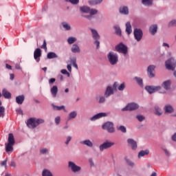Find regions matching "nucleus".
I'll return each mask as SVG.
<instances>
[{
  "label": "nucleus",
  "instance_id": "obj_33",
  "mask_svg": "<svg viewBox=\"0 0 176 176\" xmlns=\"http://www.w3.org/2000/svg\"><path fill=\"white\" fill-rule=\"evenodd\" d=\"M142 2L145 6H151L153 0H142Z\"/></svg>",
  "mask_w": 176,
  "mask_h": 176
},
{
  "label": "nucleus",
  "instance_id": "obj_48",
  "mask_svg": "<svg viewBox=\"0 0 176 176\" xmlns=\"http://www.w3.org/2000/svg\"><path fill=\"white\" fill-rule=\"evenodd\" d=\"M46 40L43 41V44L41 45V49H44V50H47V47L46 46Z\"/></svg>",
  "mask_w": 176,
  "mask_h": 176
},
{
  "label": "nucleus",
  "instance_id": "obj_2",
  "mask_svg": "<svg viewBox=\"0 0 176 176\" xmlns=\"http://www.w3.org/2000/svg\"><path fill=\"white\" fill-rule=\"evenodd\" d=\"M8 143L6 144V152H12L13 151V145H14L15 140L13 133L8 135Z\"/></svg>",
  "mask_w": 176,
  "mask_h": 176
},
{
  "label": "nucleus",
  "instance_id": "obj_26",
  "mask_svg": "<svg viewBox=\"0 0 176 176\" xmlns=\"http://www.w3.org/2000/svg\"><path fill=\"white\" fill-rule=\"evenodd\" d=\"M126 32L128 35H130V34L133 32V30L131 29V24L130 22H127L126 23Z\"/></svg>",
  "mask_w": 176,
  "mask_h": 176
},
{
  "label": "nucleus",
  "instance_id": "obj_49",
  "mask_svg": "<svg viewBox=\"0 0 176 176\" xmlns=\"http://www.w3.org/2000/svg\"><path fill=\"white\" fill-rule=\"evenodd\" d=\"M60 72L61 74H63V75H67L69 78V73L67 71V69H62Z\"/></svg>",
  "mask_w": 176,
  "mask_h": 176
},
{
  "label": "nucleus",
  "instance_id": "obj_63",
  "mask_svg": "<svg viewBox=\"0 0 176 176\" xmlns=\"http://www.w3.org/2000/svg\"><path fill=\"white\" fill-rule=\"evenodd\" d=\"M173 141H175L176 142V133H175L172 137Z\"/></svg>",
  "mask_w": 176,
  "mask_h": 176
},
{
  "label": "nucleus",
  "instance_id": "obj_36",
  "mask_svg": "<svg viewBox=\"0 0 176 176\" xmlns=\"http://www.w3.org/2000/svg\"><path fill=\"white\" fill-rule=\"evenodd\" d=\"M155 113L157 115V116H160L162 115V110L157 106L155 107Z\"/></svg>",
  "mask_w": 176,
  "mask_h": 176
},
{
  "label": "nucleus",
  "instance_id": "obj_43",
  "mask_svg": "<svg viewBox=\"0 0 176 176\" xmlns=\"http://www.w3.org/2000/svg\"><path fill=\"white\" fill-rule=\"evenodd\" d=\"M168 27H176V20H173L169 22Z\"/></svg>",
  "mask_w": 176,
  "mask_h": 176
},
{
  "label": "nucleus",
  "instance_id": "obj_32",
  "mask_svg": "<svg viewBox=\"0 0 176 176\" xmlns=\"http://www.w3.org/2000/svg\"><path fill=\"white\" fill-rule=\"evenodd\" d=\"M78 113L76 111H72L69 114L68 120H71V119H75L77 116Z\"/></svg>",
  "mask_w": 176,
  "mask_h": 176
},
{
  "label": "nucleus",
  "instance_id": "obj_44",
  "mask_svg": "<svg viewBox=\"0 0 176 176\" xmlns=\"http://www.w3.org/2000/svg\"><path fill=\"white\" fill-rule=\"evenodd\" d=\"M72 64L73 65V67L78 69V65L76 64V58H74L72 60Z\"/></svg>",
  "mask_w": 176,
  "mask_h": 176
},
{
  "label": "nucleus",
  "instance_id": "obj_27",
  "mask_svg": "<svg viewBox=\"0 0 176 176\" xmlns=\"http://www.w3.org/2000/svg\"><path fill=\"white\" fill-rule=\"evenodd\" d=\"M2 94L4 97V98H12V94L9 91H8L6 89H3Z\"/></svg>",
  "mask_w": 176,
  "mask_h": 176
},
{
  "label": "nucleus",
  "instance_id": "obj_9",
  "mask_svg": "<svg viewBox=\"0 0 176 176\" xmlns=\"http://www.w3.org/2000/svg\"><path fill=\"white\" fill-rule=\"evenodd\" d=\"M103 130H107L108 133H115V128H113V123L111 122H106L102 125Z\"/></svg>",
  "mask_w": 176,
  "mask_h": 176
},
{
  "label": "nucleus",
  "instance_id": "obj_6",
  "mask_svg": "<svg viewBox=\"0 0 176 176\" xmlns=\"http://www.w3.org/2000/svg\"><path fill=\"white\" fill-rule=\"evenodd\" d=\"M133 35L137 42H140V41L142 39L144 33L142 32V30L141 29L135 28L134 29V31H133Z\"/></svg>",
  "mask_w": 176,
  "mask_h": 176
},
{
  "label": "nucleus",
  "instance_id": "obj_13",
  "mask_svg": "<svg viewBox=\"0 0 176 176\" xmlns=\"http://www.w3.org/2000/svg\"><path fill=\"white\" fill-rule=\"evenodd\" d=\"M128 145L133 149V151H135L137 149V142L133 139L127 140Z\"/></svg>",
  "mask_w": 176,
  "mask_h": 176
},
{
  "label": "nucleus",
  "instance_id": "obj_38",
  "mask_svg": "<svg viewBox=\"0 0 176 176\" xmlns=\"http://www.w3.org/2000/svg\"><path fill=\"white\" fill-rule=\"evenodd\" d=\"M102 2V0H91L89 1V3L91 5H98V3H101Z\"/></svg>",
  "mask_w": 176,
  "mask_h": 176
},
{
  "label": "nucleus",
  "instance_id": "obj_57",
  "mask_svg": "<svg viewBox=\"0 0 176 176\" xmlns=\"http://www.w3.org/2000/svg\"><path fill=\"white\" fill-rule=\"evenodd\" d=\"M16 112L19 115H23V110H21V109H18L16 110Z\"/></svg>",
  "mask_w": 176,
  "mask_h": 176
},
{
  "label": "nucleus",
  "instance_id": "obj_35",
  "mask_svg": "<svg viewBox=\"0 0 176 176\" xmlns=\"http://www.w3.org/2000/svg\"><path fill=\"white\" fill-rule=\"evenodd\" d=\"M67 42H68L69 45H72V43H75V42H76V38L69 37L67 39Z\"/></svg>",
  "mask_w": 176,
  "mask_h": 176
},
{
  "label": "nucleus",
  "instance_id": "obj_12",
  "mask_svg": "<svg viewBox=\"0 0 176 176\" xmlns=\"http://www.w3.org/2000/svg\"><path fill=\"white\" fill-rule=\"evenodd\" d=\"M113 145H115V143L113 142H105L100 146L99 149L100 152H102L104 149H108V148H111V146H113Z\"/></svg>",
  "mask_w": 176,
  "mask_h": 176
},
{
  "label": "nucleus",
  "instance_id": "obj_10",
  "mask_svg": "<svg viewBox=\"0 0 176 176\" xmlns=\"http://www.w3.org/2000/svg\"><path fill=\"white\" fill-rule=\"evenodd\" d=\"M146 91L149 93V94H153V93H156V91H160L162 90V87L160 86H146L145 87Z\"/></svg>",
  "mask_w": 176,
  "mask_h": 176
},
{
  "label": "nucleus",
  "instance_id": "obj_61",
  "mask_svg": "<svg viewBox=\"0 0 176 176\" xmlns=\"http://www.w3.org/2000/svg\"><path fill=\"white\" fill-rule=\"evenodd\" d=\"M162 46H164V47L166 46V47L170 48V45L167 43H164L162 44Z\"/></svg>",
  "mask_w": 176,
  "mask_h": 176
},
{
  "label": "nucleus",
  "instance_id": "obj_17",
  "mask_svg": "<svg viewBox=\"0 0 176 176\" xmlns=\"http://www.w3.org/2000/svg\"><path fill=\"white\" fill-rule=\"evenodd\" d=\"M107 116V114L105 113H99L93 117L91 118V120H97V119H100L101 118H104Z\"/></svg>",
  "mask_w": 176,
  "mask_h": 176
},
{
  "label": "nucleus",
  "instance_id": "obj_41",
  "mask_svg": "<svg viewBox=\"0 0 176 176\" xmlns=\"http://www.w3.org/2000/svg\"><path fill=\"white\" fill-rule=\"evenodd\" d=\"M135 80H136L139 86H142V78L135 77Z\"/></svg>",
  "mask_w": 176,
  "mask_h": 176
},
{
  "label": "nucleus",
  "instance_id": "obj_47",
  "mask_svg": "<svg viewBox=\"0 0 176 176\" xmlns=\"http://www.w3.org/2000/svg\"><path fill=\"white\" fill-rule=\"evenodd\" d=\"M124 83H122L118 87V90H120V91H123L124 90Z\"/></svg>",
  "mask_w": 176,
  "mask_h": 176
},
{
  "label": "nucleus",
  "instance_id": "obj_55",
  "mask_svg": "<svg viewBox=\"0 0 176 176\" xmlns=\"http://www.w3.org/2000/svg\"><path fill=\"white\" fill-rule=\"evenodd\" d=\"M71 140H72V138L71 136H68L67 138V141L65 142L66 145H68V144H69V141H71Z\"/></svg>",
  "mask_w": 176,
  "mask_h": 176
},
{
  "label": "nucleus",
  "instance_id": "obj_1",
  "mask_svg": "<svg viewBox=\"0 0 176 176\" xmlns=\"http://www.w3.org/2000/svg\"><path fill=\"white\" fill-rule=\"evenodd\" d=\"M43 123H45V120L43 119L32 118L28 120L27 126L29 129H35V127H38L39 124Z\"/></svg>",
  "mask_w": 176,
  "mask_h": 176
},
{
  "label": "nucleus",
  "instance_id": "obj_37",
  "mask_svg": "<svg viewBox=\"0 0 176 176\" xmlns=\"http://www.w3.org/2000/svg\"><path fill=\"white\" fill-rule=\"evenodd\" d=\"M125 160H126V164L128 166H129L130 167H134L135 164H134V162L131 160H130L129 159H127V158H125Z\"/></svg>",
  "mask_w": 176,
  "mask_h": 176
},
{
  "label": "nucleus",
  "instance_id": "obj_14",
  "mask_svg": "<svg viewBox=\"0 0 176 176\" xmlns=\"http://www.w3.org/2000/svg\"><path fill=\"white\" fill-rule=\"evenodd\" d=\"M41 56H42V51L41 50V48H36L34 52V57L37 63H39V57H41Z\"/></svg>",
  "mask_w": 176,
  "mask_h": 176
},
{
  "label": "nucleus",
  "instance_id": "obj_29",
  "mask_svg": "<svg viewBox=\"0 0 176 176\" xmlns=\"http://www.w3.org/2000/svg\"><path fill=\"white\" fill-rule=\"evenodd\" d=\"M146 155H149V150L141 151L138 153V157H143V156H146Z\"/></svg>",
  "mask_w": 176,
  "mask_h": 176
},
{
  "label": "nucleus",
  "instance_id": "obj_53",
  "mask_svg": "<svg viewBox=\"0 0 176 176\" xmlns=\"http://www.w3.org/2000/svg\"><path fill=\"white\" fill-rule=\"evenodd\" d=\"M94 45H96L97 49H100V41H98V40H96V41L94 42Z\"/></svg>",
  "mask_w": 176,
  "mask_h": 176
},
{
  "label": "nucleus",
  "instance_id": "obj_39",
  "mask_svg": "<svg viewBox=\"0 0 176 176\" xmlns=\"http://www.w3.org/2000/svg\"><path fill=\"white\" fill-rule=\"evenodd\" d=\"M114 30L117 35H122V30L119 26H114Z\"/></svg>",
  "mask_w": 176,
  "mask_h": 176
},
{
  "label": "nucleus",
  "instance_id": "obj_24",
  "mask_svg": "<svg viewBox=\"0 0 176 176\" xmlns=\"http://www.w3.org/2000/svg\"><path fill=\"white\" fill-rule=\"evenodd\" d=\"M72 53H80V48L77 44H74L72 47Z\"/></svg>",
  "mask_w": 176,
  "mask_h": 176
},
{
  "label": "nucleus",
  "instance_id": "obj_60",
  "mask_svg": "<svg viewBox=\"0 0 176 176\" xmlns=\"http://www.w3.org/2000/svg\"><path fill=\"white\" fill-rule=\"evenodd\" d=\"M84 17H85L86 19H88V20H91V18H92L91 14L84 16Z\"/></svg>",
  "mask_w": 176,
  "mask_h": 176
},
{
  "label": "nucleus",
  "instance_id": "obj_22",
  "mask_svg": "<svg viewBox=\"0 0 176 176\" xmlns=\"http://www.w3.org/2000/svg\"><path fill=\"white\" fill-rule=\"evenodd\" d=\"M149 32H151V35H155V34L157 32V25H152L150 26Z\"/></svg>",
  "mask_w": 176,
  "mask_h": 176
},
{
  "label": "nucleus",
  "instance_id": "obj_34",
  "mask_svg": "<svg viewBox=\"0 0 176 176\" xmlns=\"http://www.w3.org/2000/svg\"><path fill=\"white\" fill-rule=\"evenodd\" d=\"M43 176H53V174H52V172L47 169H45L43 170L42 173Z\"/></svg>",
  "mask_w": 176,
  "mask_h": 176
},
{
  "label": "nucleus",
  "instance_id": "obj_54",
  "mask_svg": "<svg viewBox=\"0 0 176 176\" xmlns=\"http://www.w3.org/2000/svg\"><path fill=\"white\" fill-rule=\"evenodd\" d=\"M40 152L43 155H45V153H46L47 152V148H42V149L40 150Z\"/></svg>",
  "mask_w": 176,
  "mask_h": 176
},
{
  "label": "nucleus",
  "instance_id": "obj_8",
  "mask_svg": "<svg viewBox=\"0 0 176 176\" xmlns=\"http://www.w3.org/2000/svg\"><path fill=\"white\" fill-rule=\"evenodd\" d=\"M116 50L118 53H122V54H127V46L124 45L122 43L116 46Z\"/></svg>",
  "mask_w": 176,
  "mask_h": 176
},
{
  "label": "nucleus",
  "instance_id": "obj_51",
  "mask_svg": "<svg viewBox=\"0 0 176 176\" xmlns=\"http://www.w3.org/2000/svg\"><path fill=\"white\" fill-rule=\"evenodd\" d=\"M8 164V158H6L4 161H3L1 163V166H5L6 168L7 167V164Z\"/></svg>",
  "mask_w": 176,
  "mask_h": 176
},
{
  "label": "nucleus",
  "instance_id": "obj_62",
  "mask_svg": "<svg viewBox=\"0 0 176 176\" xmlns=\"http://www.w3.org/2000/svg\"><path fill=\"white\" fill-rule=\"evenodd\" d=\"M6 67L7 68V69H12V66H10V65L6 64Z\"/></svg>",
  "mask_w": 176,
  "mask_h": 176
},
{
  "label": "nucleus",
  "instance_id": "obj_15",
  "mask_svg": "<svg viewBox=\"0 0 176 176\" xmlns=\"http://www.w3.org/2000/svg\"><path fill=\"white\" fill-rule=\"evenodd\" d=\"M155 65H150L148 67L147 72L149 78H155V73H153L155 71Z\"/></svg>",
  "mask_w": 176,
  "mask_h": 176
},
{
  "label": "nucleus",
  "instance_id": "obj_3",
  "mask_svg": "<svg viewBox=\"0 0 176 176\" xmlns=\"http://www.w3.org/2000/svg\"><path fill=\"white\" fill-rule=\"evenodd\" d=\"M107 58L111 65H116V64H118V61H119L118 54L113 52H110L107 54Z\"/></svg>",
  "mask_w": 176,
  "mask_h": 176
},
{
  "label": "nucleus",
  "instance_id": "obj_30",
  "mask_svg": "<svg viewBox=\"0 0 176 176\" xmlns=\"http://www.w3.org/2000/svg\"><path fill=\"white\" fill-rule=\"evenodd\" d=\"M81 144L83 145H87V146H89V148H91L93 146V143L89 140H84L81 142Z\"/></svg>",
  "mask_w": 176,
  "mask_h": 176
},
{
  "label": "nucleus",
  "instance_id": "obj_16",
  "mask_svg": "<svg viewBox=\"0 0 176 176\" xmlns=\"http://www.w3.org/2000/svg\"><path fill=\"white\" fill-rule=\"evenodd\" d=\"M162 87H164V89H165V90H170L171 87V80H168L166 81H164L162 83Z\"/></svg>",
  "mask_w": 176,
  "mask_h": 176
},
{
  "label": "nucleus",
  "instance_id": "obj_11",
  "mask_svg": "<svg viewBox=\"0 0 176 176\" xmlns=\"http://www.w3.org/2000/svg\"><path fill=\"white\" fill-rule=\"evenodd\" d=\"M69 168H71L72 171L73 173H79L80 170H82V168L76 164H74L72 162H69Z\"/></svg>",
  "mask_w": 176,
  "mask_h": 176
},
{
  "label": "nucleus",
  "instance_id": "obj_18",
  "mask_svg": "<svg viewBox=\"0 0 176 176\" xmlns=\"http://www.w3.org/2000/svg\"><path fill=\"white\" fill-rule=\"evenodd\" d=\"M113 94V89L111 87H107L106 91L104 93V96L106 98L109 97V96H112Z\"/></svg>",
  "mask_w": 176,
  "mask_h": 176
},
{
  "label": "nucleus",
  "instance_id": "obj_20",
  "mask_svg": "<svg viewBox=\"0 0 176 176\" xmlns=\"http://www.w3.org/2000/svg\"><path fill=\"white\" fill-rule=\"evenodd\" d=\"M51 94L52 95L53 97H56L57 96V93H58V88L57 87L56 85H54L52 88H51Z\"/></svg>",
  "mask_w": 176,
  "mask_h": 176
},
{
  "label": "nucleus",
  "instance_id": "obj_46",
  "mask_svg": "<svg viewBox=\"0 0 176 176\" xmlns=\"http://www.w3.org/2000/svg\"><path fill=\"white\" fill-rule=\"evenodd\" d=\"M136 118L138 119V120H139V122H142L143 120H145V117L141 115L137 116Z\"/></svg>",
  "mask_w": 176,
  "mask_h": 176
},
{
  "label": "nucleus",
  "instance_id": "obj_19",
  "mask_svg": "<svg viewBox=\"0 0 176 176\" xmlns=\"http://www.w3.org/2000/svg\"><path fill=\"white\" fill-rule=\"evenodd\" d=\"M25 98L24 97V95L16 96V104H19V105H21V104H23V102H24Z\"/></svg>",
  "mask_w": 176,
  "mask_h": 176
},
{
  "label": "nucleus",
  "instance_id": "obj_56",
  "mask_svg": "<svg viewBox=\"0 0 176 176\" xmlns=\"http://www.w3.org/2000/svg\"><path fill=\"white\" fill-rule=\"evenodd\" d=\"M54 82H56V78H50L49 80L50 85H53V83H54Z\"/></svg>",
  "mask_w": 176,
  "mask_h": 176
},
{
  "label": "nucleus",
  "instance_id": "obj_7",
  "mask_svg": "<svg viewBox=\"0 0 176 176\" xmlns=\"http://www.w3.org/2000/svg\"><path fill=\"white\" fill-rule=\"evenodd\" d=\"M140 106L137 103H129L126 105V107L122 109L123 112L126 111H135V109H138Z\"/></svg>",
  "mask_w": 176,
  "mask_h": 176
},
{
  "label": "nucleus",
  "instance_id": "obj_23",
  "mask_svg": "<svg viewBox=\"0 0 176 176\" xmlns=\"http://www.w3.org/2000/svg\"><path fill=\"white\" fill-rule=\"evenodd\" d=\"M119 10L121 14H129V8H127L126 6L120 7Z\"/></svg>",
  "mask_w": 176,
  "mask_h": 176
},
{
  "label": "nucleus",
  "instance_id": "obj_5",
  "mask_svg": "<svg viewBox=\"0 0 176 176\" xmlns=\"http://www.w3.org/2000/svg\"><path fill=\"white\" fill-rule=\"evenodd\" d=\"M80 12H82V13H89V14H91V16H94V14H97V13H98V11L97 10L90 9L87 6L80 7Z\"/></svg>",
  "mask_w": 176,
  "mask_h": 176
},
{
  "label": "nucleus",
  "instance_id": "obj_50",
  "mask_svg": "<svg viewBox=\"0 0 176 176\" xmlns=\"http://www.w3.org/2000/svg\"><path fill=\"white\" fill-rule=\"evenodd\" d=\"M61 121V118H60V116H57L55 118V123L56 124H60V122Z\"/></svg>",
  "mask_w": 176,
  "mask_h": 176
},
{
  "label": "nucleus",
  "instance_id": "obj_58",
  "mask_svg": "<svg viewBox=\"0 0 176 176\" xmlns=\"http://www.w3.org/2000/svg\"><path fill=\"white\" fill-rule=\"evenodd\" d=\"M10 166L14 167V168H16V163L14 162H11Z\"/></svg>",
  "mask_w": 176,
  "mask_h": 176
},
{
  "label": "nucleus",
  "instance_id": "obj_25",
  "mask_svg": "<svg viewBox=\"0 0 176 176\" xmlns=\"http://www.w3.org/2000/svg\"><path fill=\"white\" fill-rule=\"evenodd\" d=\"M91 31L92 32V36L94 39H95V41H98V39H100V34H98V32H97V30L94 29H91Z\"/></svg>",
  "mask_w": 176,
  "mask_h": 176
},
{
  "label": "nucleus",
  "instance_id": "obj_64",
  "mask_svg": "<svg viewBox=\"0 0 176 176\" xmlns=\"http://www.w3.org/2000/svg\"><path fill=\"white\" fill-rule=\"evenodd\" d=\"M58 78L60 79V80H64V77L63 76V75L60 74L58 76Z\"/></svg>",
  "mask_w": 176,
  "mask_h": 176
},
{
  "label": "nucleus",
  "instance_id": "obj_45",
  "mask_svg": "<svg viewBox=\"0 0 176 176\" xmlns=\"http://www.w3.org/2000/svg\"><path fill=\"white\" fill-rule=\"evenodd\" d=\"M118 130H120V131H122V133H126L127 131L124 126H120Z\"/></svg>",
  "mask_w": 176,
  "mask_h": 176
},
{
  "label": "nucleus",
  "instance_id": "obj_31",
  "mask_svg": "<svg viewBox=\"0 0 176 176\" xmlns=\"http://www.w3.org/2000/svg\"><path fill=\"white\" fill-rule=\"evenodd\" d=\"M47 58L52 59V58H57L58 57L57 54L54 52H49L47 55Z\"/></svg>",
  "mask_w": 176,
  "mask_h": 176
},
{
  "label": "nucleus",
  "instance_id": "obj_4",
  "mask_svg": "<svg viewBox=\"0 0 176 176\" xmlns=\"http://www.w3.org/2000/svg\"><path fill=\"white\" fill-rule=\"evenodd\" d=\"M166 69H169L170 71H174L176 67V60L173 58L168 60L165 63Z\"/></svg>",
  "mask_w": 176,
  "mask_h": 176
},
{
  "label": "nucleus",
  "instance_id": "obj_40",
  "mask_svg": "<svg viewBox=\"0 0 176 176\" xmlns=\"http://www.w3.org/2000/svg\"><path fill=\"white\" fill-rule=\"evenodd\" d=\"M62 25L63 28H65V29L67 30V31H69V30H71V26L69 25H68V23H62Z\"/></svg>",
  "mask_w": 176,
  "mask_h": 176
},
{
  "label": "nucleus",
  "instance_id": "obj_42",
  "mask_svg": "<svg viewBox=\"0 0 176 176\" xmlns=\"http://www.w3.org/2000/svg\"><path fill=\"white\" fill-rule=\"evenodd\" d=\"M67 2H70L72 5H78L79 3V0H66Z\"/></svg>",
  "mask_w": 176,
  "mask_h": 176
},
{
  "label": "nucleus",
  "instance_id": "obj_21",
  "mask_svg": "<svg viewBox=\"0 0 176 176\" xmlns=\"http://www.w3.org/2000/svg\"><path fill=\"white\" fill-rule=\"evenodd\" d=\"M164 111L166 113H173L174 112V108L171 105L167 104L164 107Z\"/></svg>",
  "mask_w": 176,
  "mask_h": 176
},
{
  "label": "nucleus",
  "instance_id": "obj_28",
  "mask_svg": "<svg viewBox=\"0 0 176 176\" xmlns=\"http://www.w3.org/2000/svg\"><path fill=\"white\" fill-rule=\"evenodd\" d=\"M52 107H53V109L55 110V111H61L63 109V111L65 112H66V110H65V107L64 105H62V106H56L54 104H52Z\"/></svg>",
  "mask_w": 176,
  "mask_h": 176
},
{
  "label": "nucleus",
  "instance_id": "obj_52",
  "mask_svg": "<svg viewBox=\"0 0 176 176\" xmlns=\"http://www.w3.org/2000/svg\"><path fill=\"white\" fill-rule=\"evenodd\" d=\"M102 102H105V98L104 96H101L99 100L100 104H102Z\"/></svg>",
  "mask_w": 176,
  "mask_h": 176
},
{
  "label": "nucleus",
  "instance_id": "obj_59",
  "mask_svg": "<svg viewBox=\"0 0 176 176\" xmlns=\"http://www.w3.org/2000/svg\"><path fill=\"white\" fill-rule=\"evenodd\" d=\"M67 68L68 71H69V72H71V71H72V67L71 66V65H67Z\"/></svg>",
  "mask_w": 176,
  "mask_h": 176
}]
</instances>
